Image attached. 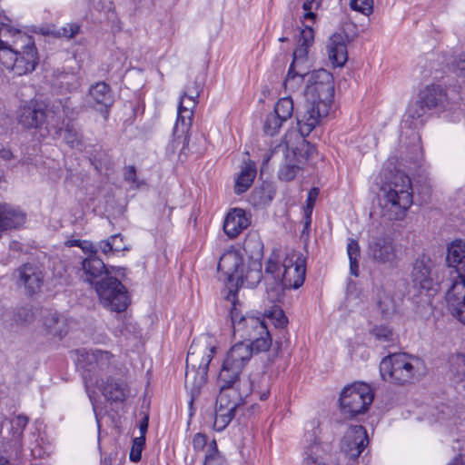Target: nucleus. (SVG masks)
Here are the masks:
<instances>
[{"label": "nucleus", "instance_id": "09e8293b", "mask_svg": "<svg viewBox=\"0 0 465 465\" xmlns=\"http://www.w3.org/2000/svg\"><path fill=\"white\" fill-rule=\"evenodd\" d=\"M285 122L284 120H282L281 117L276 115L273 113H270L265 119L264 125H263V131L266 134L273 136L275 135L282 123Z\"/></svg>", "mask_w": 465, "mask_h": 465}, {"label": "nucleus", "instance_id": "dca6fc26", "mask_svg": "<svg viewBox=\"0 0 465 465\" xmlns=\"http://www.w3.org/2000/svg\"><path fill=\"white\" fill-rule=\"evenodd\" d=\"M308 46L301 45L293 52V61L284 81L285 88L295 89L309 74L303 64L307 62Z\"/></svg>", "mask_w": 465, "mask_h": 465}, {"label": "nucleus", "instance_id": "7c9ffc66", "mask_svg": "<svg viewBox=\"0 0 465 465\" xmlns=\"http://www.w3.org/2000/svg\"><path fill=\"white\" fill-rule=\"evenodd\" d=\"M276 193L275 186L269 182H263L259 187H255L250 196L252 205L260 207L268 205Z\"/></svg>", "mask_w": 465, "mask_h": 465}, {"label": "nucleus", "instance_id": "de8ad7c7", "mask_svg": "<svg viewBox=\"0 0 465 465\" xmlns=\"http://www.w3.org/2000/svg\"><path fill=\"white\" fill-rule=\"evenodd\" d=\"M322 5V0H305L302 4L304 14L302 15L303 21H311L315 24L318 15L317 11Z\"/></svg>", "mask_w": 465, "mask_h": 465}, {"label": "nucleus", "instance_id": "2eb2a0df", "mask_svg": "<svg viewBox=\"0 0 465 465\" xmlns=\"http://www.w3.org/2000/svg\"><path fill=\"white\" fill-rule=\"evenodd\" d=\"M18 282L25 287L29 295L38 293L43 285L45 274L40 266L35 263H25L16 269Z\"/></svg>", "mask_w": 465, "mask_h": 465}, {"label": "nucleus", "instance_id": "680f3d73", "mask_svg": "<svg viewBox=\"0 0 465 465\" xmlns=\"http://www.w3.org/2000/svg\"><path fill=\"white\" fill-rule=\"evenodd\" d=\"M318 449L317 445L311 446L308 449L307 454L308 457L304 460L303 465H327L326 462L318 456H313L316 454V451L314 450Z\"/></svg>", "mask_w": 465, "mask_h": 465}, {"label": "nucleus", "instance_id": "a18cd8bd", "mask_svg": "<svg viewBox=\"0 0 465 465\" xmlns=\"http://www.w3.org/2000/svg\"><path fill=\"white\" fill-rule=\"evenodd\" d=\"M225 459L217 449L215 440H213L207 450L203 465H224Z\"/></svg>", "mask_w": 465, "mask_h": 465}, {"label": "nucleus", "instance_id": "7ed1b4c3", "mask_svg": "<svg viewBox=\"0 0 465 465\" xmlns=\"http://www.w3.org/2000/svg\"><path fill=\"white\" fill-rule=\"evenodd\" d=\"M413 203L411 178L401 171L391 173L382 183L379 193V204L382 218L401 221Z\"/></svg>", "mask_w": 465, "mask_h": 465}, {"label": "nucleus", "instance_id": "6e6d98bb", "mask_svg": "<svg viewBox=\"0 0 465 465\" xmlns=\"http://www.w3.org/2000/svg\"><path fill=\"white\" fill-rule=\"evenodd\" d=\"M145 444V437L139 436L133 440L132 448L130 450L129 458L133 462H138L142 458V451Z\"/></svg>", "mask_w": 465, "mask_h": 465}, {"label": "nucleus", "instance_id": "412c9836", "mask_svg": "<svg viewBox=\"0 0 465 465\" xmlns=\"http://www.w3.org/2000/svg\"><path fill=\"white\" fill-rule=\"evenodd\" d=\"M242 259L235 251L223 253L218 262V271L223 272L230 282L239 283L242 277Z\"/></svg>", "mask_w": 465, "mask_h": 465}, {"label": "nucleus", "instance_id": "f257e3e1", "mask_svg": "<svg viewBox=\"0 0 465 465\" xmlns=\"http://www.w3.org/2000/svg\"><path fill=\"white\" fill-rule=\"evenodd\" d=\"M252 350L244 341L235 343L227 351L219 371L217 382L220 392L226 391L232 396L248 397L250 393L258 395L261 401H265L270 394L268 381L262 380L263 386L261 390L252 387L249 380H241V374L245 365L251 360Z\"/></svg>", "mask_w": 465, "mask_h": 465}, {"label": "nucleus", "instance_id": "a211bd4d", "mask_svg": "<svg viewBox=\"0 0 465 465\" xmlns=\"http://www.w3.org/2000/svg\"><path fill=\"white\" fill-rule=\"evenodd\" d=\"M305 273V261L302 257H297L295 262L292 259H286L282 263V272L280 279L288 289H298L304 282Z\"/></svg>", "mask_w": 465, "mask_h": 465}, {"label": "nucleus", "instance_id": "774afa93", "mask_svg": "<svg viewBox=\"0 0 465 465\" xmlns=\"http://www.w3.org/2000/svg\"><path fill=\"white\" fill-rule=\"evenodd\" d=\"M111 238V243H112V246H113V251L114 252H119L121 251H126V250H129V248H127L124 242H123V236L118 233V234H114V235H112L110 236Z\"/></svg>", "mask_w": 465, "mask_h": 465}, {"label": "nucleus", "instance_id": "393cba45", "mask_svg": "<svg viewBox=\"0 0 465 465\" xmlns=\"http://www.w3.org/2000/svg\"><path fill=\"white\" fill-rule=\"evenodd\" d=\"M432 262L425 255L419 257L411 272L412 281L420 289L430 290L432 286L431 274Z\"/></svg>", "mask_w": 465, "mask_h": 465}, {"label": "nucleus", "instance_id": "ddd939ff", "mask_svg": "<svg viewBox=\"0 0 465 465\" xmlns=\"http://www.w3.org/2000/svg\"><path fill=\"white\" fill-rule=\"evenodd\" d=\"M326 104H319L305 98L302 109L297 111L296 119L301 137L308 136L330 112Z\"/></svg>", "mask_w": 465, "mask_h": 465}, {"label": "nucleus", "instance_id": "864d4df0", "mask_svg": "<svg viewBox=\"0 0 465 465\" xmlns=\"http://www.w3.org/2000/svg\"><path fill=\"white\" fill-rule=\"evenodd\" d=\"M90 3L95 10L105 13L108 19L115 17L114 5L112 0H90Z\"/></svg>", "mask_w": 465, "mask_h": 465}, {"label": "nucleus", "instance_id": "473e14b6", "mask_svg": "<svg viewBox=\"0 0 465 465\" xmlns=\"http://www.w3.org/2000/svg\"><path fill=\"white\" fill-rule=\"evenodd\" d=\"M302 161L293 154L286 155L284 163L280 166L278 178L282 182L292 181L298 173L302 169Z\"/></svg>", "mask_w": 465, "mask_h": 465}, {"label": "nucleus", "instance_id": "a878e982", "mask_svg": "<svg viewBox=\"0 0 465 465\" xmlns=\"http://www.w3.org/2000/svg\"><path fill=\"white\" fill-rule=\"evenodd\" d=\"M250 224V220L243 209L233 208L226 215L223 231L230 238H235Z\"/></svg>", "mask_w": 465, "mask_h": 465}, {"label": "nucleus", "instance_id": "13d9d810", "mask_svg": "<svg viewBox=\"0 0 465 465\" xmlns=\"http://www.w3.org/2000/svg\"><path fill=\"white\" fill-rule=\"evenodd\" d=\"M282 272L279 262L273 258H270L265 266V280L280 279Z\"/></svg>", "mask_w": 465, "mask_h": 465}, {"label": "nucleus", "instance_id": "0e129e2a", "mask_svg": "<svg viewBox=\"0 0 465 465\" xmlns=\"http://www.w3.org/2000/svg\"><path fill=\"white\" fill-rule=\"evenodd\" d=\"M378 307L383 317H389L395 312L392 301L387 297L384 300H380L378 302Z\"/></svg>", "mask_w": 465, "mask_h": 465}, {"label": "nucleus", "instance_id": "603ef678", "mask_svg": "<svg viewBox=\"0 0 465 465\" xmlns=\"http://www.w3.org/2000/svg\"><path fill=\"white\" fill-rule=\"evenodd\" d=\"M265 316L271 320L277 328H283L288 323V319L283 311L278 306H273L272 309L268 310Z\"/></svg>", "mask_w": 465, "mask_h": 465}, {"label": "nucleus", "instance_id": "338daca9", "mask_svg": "<svg viewBox=\"0 0 465 465\" xmlns=\"http://www.w3.org/2000/svg\"><path fill=\"white\" fill-rule=\"evenodd\" d=\"M319 193H320V191L316 187H313L309 191L308 197L306 200L307 205H306L305 213H312L314 203L316 202V199L319 196Z\"/></svg>", "mask_w": 465, "mask_h": 465}, {"label": "nucleus", "instance_id": "a19ab883", "mask_svg": "<svg viewBox=\"0 0 465 465\" xmlns=\"http://www.w3.org/2000/svg\"><path fill=\"white\" fill-rule=\"evenodd\" d=\"M450 373L455 381H461L465 378V355L457 353L450 360Z\"/></svg>", "mask_w": 465, "mask_h": 465}, {"label": "nucleus", "instance_id": "052dcab7", "mask_svg": "<svg viewBox=\"0 0 465 465\" xmlns=\"http://www.w3.org/2000/svg\"><path fill=\"white\" fill-rule=\"evenodd\" d=\"M79 30L80 26L77 24H67L66 25L54 31L52 34L57 37L71 39L79 33Z\"/></svg>", "mask_w": 465, "mask_h": 465}, {"label": "nucleus", "instance_id": "49530a36", "mask_svg": "<svg viewBox=\"0 0 465 465\" xmlns=\"http://www.w3.org/2000/svg\"><path fill=\"white\" fill-rule=\"evenodd\" d=\"M82 138L80 131L73 124L68 123L64 130V142L71 148H74L82 143Z\"/></svg>", "mask_w": 465, "mask_h": 465}, {"label": "nucleus", "instance_id": "4c0bfd02", "mask_svg": "<svg viewBox=\"0 0 465 465\" xmlns=\"http://www.w3.org/2000/svg\"><path fill=\"white\" fill-rule=\"evenodd\" d=\"M35 318V312L32 305L26 304L17 307L13 312L12 320L15 324L29 325Z\"/></svg>", "mask_w": 465, "mask_h": 465}, {"label": "nucleus", "instance_id": "4468645a", "mask_svg": "<svg viewBox=\"0 0 465 465\" xmlns=\"http://www.w3.org/2000/svg\"><path fill=\"white\" fill-rule=\"evenodd\" d=\"M369 443L368 434L361 425L351 426L345 432L341 442V451L351 460L358 458Z\"/></svg>", "mask_w": 465, "mask_h": 465}, {"label": "nucleus", "instance_id": "bb28decb", "mask_svg": "<svg viewBox=\"0 0 465 465\" xmlns=\"http://www.w3.org/2000/svg\"><path fill=\"white\" fill-rule=\"evenodd\" d=\"M430 111L423 105V103H420L419 98L417 101L411 103L407 107L403 115L402 124L407 128L418 129L424 124L426 115Z\"/></svg>", "mask_w": 465, "mask_h": 465}, {"label": "nucleus", "instance_id": "72a5a7b5", "mask_svg": "<svg viewBox=\"0 0 465 465\" xmlns=\"http://www.w3.org/2000/svg\"><path fill=\"white\" fill-rule=\"evenodd\" d=\"M262 263L257 261H251L247 269L242 268V277L239 279L238 285L247 286V287H254L256 286L262 280Z\"/></svg>", "mask_w": 465, "mask_h": 465}, {"label": "nucleus", "instance_id": "8fccbe9b", "mask_svg": "<svg viewBox=\"0 0 465 465\" xmlns=\"http://www.w3.org/2000/svg\"><path fill=\"white\" fill-rule=\"evenodd\" d=\"M305 137H302V142L293 151L292 154L294 157H297L301 160H307L313 156V153L316 152L314 145L304 139Z\"/></svg>", "mask_w": 465, "mask_h": 465}, {"label": "nucleus", "instance_id": "423d86ee", "mask_svg": "<svg viewBox=\"0 0 465 465\" xmlns=\"http://www.w3.org/2000/svg\"><path fill=\"white\" fill-rule=\"evenodd\" d=\"M374 399L371 387L363 382H355L341 392L340 411L345 419H354L365 414Z\"/></svg>", "mask_w": 465, "mask_h": 465}, {"label": "nucleus", "instance_id": "f704fd0d", "mask_svg": "<svg viewBox=\"0 0 465 465\" xmlns=\"http://www.w3.org/2000/svg\"><path fill=\"white\" fill-rule=\"evenodd\" d=\"M103 395L112 401H124L126 397L125 386L112 378L106 380L102 387Z\"/></svg>", "mask_w": 465, "mask_h": 465}, {"label": "nucleus", "instance_id": "1a4fd4ad", "mask_svg": "<svg viewBox=\"0 0 465 465\" xmlns=\"http://www.w3.org/2000/svg\"><path fill=\"white\" fill-rule=\"evenodd\" d=\"M0 63L15 75L21 76L32 73L38 64L34 40H32V44L21 45L15 50L0 52Z\"/></svg>", "mask_w": 465, "mask_h": 465}, {"label": "nucleus", "instance_id": "6ab92c4d", "mask_svg": "<svg viewBox=\"0 0 465 465\" xmlns=\"http://www.w3.org/2000/svg\"><path fill=\"white\" fill-rule=\"evenodd\" d=\"M420 103L430 111L437 113L447 109L449 101L446 91L440 85L431 84L420 92Z\"/></svg>", "mask_w": 465, "mask_h": 465}, {"label": "nucleus", "instance_id": "cd10ccee", "mask_svg": "<svg viewBox=\"0 0 465 465\" xmlns=\"http://www.w3.org/2000/svg\"><path fill=\"white\" fill-rule=\"evenodd\" d=\"M447 251L446 261L449 266L455 268L458 273L453 280L459 276H465V242L454 241L448 246Z\"/></svg>", "mask_w": 465, "mask_h": 465}, {"label": "nucleus", "instance_id": "ea45409f", "mask_svg": "<svg viewBox=\"0 0 465 465\" xmlns=\"http://www.w3.org/2000/svg\"><path fill=\"white\" fill-rule=\"evenodd\" d=\"M347 253L350 261L351 274L357 277L359 275L358 258L360 257L361 249L356 240L349 239L347 244Z\"/></svg>", "mask_w": 465, "mask_h": 465}, {"label": "nucleus", "instance_id": "69168bd1", "mask_svg": "<svg viewBox=\"0 0 465 465\" xmlns=\"http://www.w3.org/2000/svg\"><path fill=\"white\" fill-rule=\"evenodd\" d=\"M314 38L313 29L311 25H306L304 28L301 31L300 36V44L303 45L309 46Z\"/></svg>", "mask_w": 465, "mask_h": 465}, {"label": "nucleus", "instance_id": "f3484780", "mask_svg": "<svg viewBox=\"0 0 465 465\" xmlns=\"http://www.w3.org/2000/svg\"><path fill=\"white\" fill-rule=\"evenodd\" d=\"M447 302L452 315L465 324V276L452 281L447 292Z\"/></svg>", "mask_w": 465, "mask_h": 465}, {"label": "nucleus", "instance_id": "bf43d9fd", "mask_svg": "<svg viewBox=\"0 0 465 465\" xmlns=\"http://www.w3.org/2000/svg\"><path fill=\"white\" fill-rule=\"evenodd\" d=\"M350 5L352 10L369 15L373 11V0H351Z\"/></svg>", "mask_w": 465, "mask_h": 465}, {"label": "nucleus", "instance_id": "9b49d317", "mask_svg": "<svg viewBox=\"0 0 465 465\" xmlns=\"http://www.w3.org/2000/svg\"><path fill=\"white\" fill-rule=\"evenodd\" d=\"M333 96L334 82L332 74L325 69L313 71L308 79L305 98L319 104H326L331 108Z\"/></svg>", "mask_w": 465, "mask_h": 465}, {"label": "nucleus", "instance_id": "9d476101", "mask_svg": "<svg viewBox=\"0 0 465 465\" xmlns=\"http://www.w3.org/2000/svg\"><path fill=\"white\" fill-rule=\"evenodd\" d=\"M101 303L112 312H122L129 304V297L123 283L115 277L105 276L94 286Z\"/></svg>", "mask_w": 465, "mask_h": 465}, {"label": "nucleus", "instance_id": "4be33fe9", "mask_svg": "<svg viewBox=\"0 0 465 465\" xmlns=\"http://www.w3.org/2000/svg\"><path fill=\"white\" fill-rule=\"evenodd\" d=\"M91 104L99 110L105 119L108 117V112L114 104V96L110 86L104 82H98L92 85L89 90Z\"/></svg>", "mask_w": 465, "mask_h": 465}, {"label": "nucleus", "instance_id": "c03bdc74", "mask_svg": "<svg viewBox=\"0 0 465 465\" xmlns=\"http://www.w3.org/2000/svg\"><path fill=\"white\" fill-rule=\"evenodd\" d=\"M80 84L74 74H62L55 83V88L60 90V93H71L79 87Z\"/></svg>", "mask_w": 465, "mask_h": 465}, {"label": "nucleus", "instance_id": "6e6552de", "mask_svg": "<svg viewBox=\"0 0 465 465\" xmlns=\"http://www.w3.org/2000/svg\"><path fill=\"white\" fill-rule=\"evenodd\" d=\"M236 325L234 334L249 341L244 342L252 350V354L266 351L272 346V337L264 322L259 317L248 316Z\"/></svg>", "mask_w": 465, "mask_h": 465}, {"label": "nucleus", "instance_id": "b1692460", "mask_svg": "<svg viewBox=\"0 0 465 465\" xmlns=\"http://www.w3.org/2000/svg\"><path fill=\"white\" fill-rule=\"evenodd\" d=\"M43 326L47 335L62 340L69 330L67 318L55 311H46L43 317Z\"/></svg>", "mask_w": 465, "mask_h": 465}, {"label": "nucleus", "instance_id": "c85d7f7f", "mask_svg": "<svg viewBox=\"0 0 465 465\" xmlns=\"http://www.w3.org/2000/svg\"><path fill=\"white\" fill-rule=\"evenodd\" d=\"M326 49L329 59L333 64L342 66L346 63L348 59L347 46L341 35H331L327 43Z\"/></svg>", "mask_w": 465, "mask_h": 465}, {"label": "nucleus", "instance_id": "4d7b16f0", "mask_svg": "<svg viewBox=\"0 0 465 465\" xmlns=\"http://www.w3.org/2000/svg\"><path fill=\"white\" fill-rule=\"evenodd\" d=\"M371 334L380 341L391 342L394 340L393 331L385 325L375 326Z\"/></svg>", "mask_w": 465, "mask_h": 465}, {"label": "nucleus", "instance_id": "c756f323", "mask_svg": "<svg viewBox=\"0 0 465 465\" xmlns=\"http://www.w3.org/2000/svg\"><path fill=\"white\" fill-rule=\"evenodd\" d=\"M242 249L252 262H261L263 255V242L260 234L255 231L249 232L243 241Z\"/></svg>", "mask_w": 465, "mask_h": 465}, {"label": "nucleus", "instance_id": "aec40b11", "mask_svg": "<svg viewBox=\"0 0 465 465\" xmlns=\"http://www.w3.org/2000/svg\"><path fill=\"white\" fill-rule=\"evenodd\" d=\"M32 40V36L13 28L10 25L0 23V52L15 50L21 45H30Z\"/></svg>", "mask_w": 465, "mask_h": 465}, {"label": "nucleus", "instance_id": "f03ea898", "mask_svg": "<svg viewBox=\"0 0 465 465\" xmlns=\"http://www.w3.org/2000/svg\"><path fill=\"white\" fill-rule=\"evenodd\" d=\"M74 109L70 97L55 99L45 106L36 101L21 106L18 110V124L25 129H37L46 124L48 131L60 134L65 118L72 117Z\"/></svg>", "mask_w": 465, "mask_h": 465}, {"label": "nucleus", "instance_id": "20e7f679", "mask_svg": "<svg viewBox=\"0 0 465 465\" xmlns=\"http://www.w3.org/2000/svg\"><path fill=\"white\" fill-rule=\"evenodd\" d=\"M216 348L214 346L205 347L203 351L192 344L186 358V371L184 384L191 391L193 404L194 395H197L200 389L207 381L209 364L213 357Z\"/></svg>", "mask_w": 465, "mask_h": 465}, {"label": "nucleus", "instance_id": "0eeeda50", "mask_svg": "<svg viewBox=\"0 0 465 465\" xmlns=\"http://www.w3.org/2000/svg\"><path fill=\"white\" fill-rule=\"evenodd\" d=\"M367 255L375 263L394 266L399 256L392 233L383 226H377L372 230L368 242Z\"/></svg>", "mask_w": 465, "mask_h": 465}, {"label": "nucleus", "instance_id": "37998d69", "mask_svg": "<svg viewBox=\"0 0 465 465\" xmlns=\"http://www.w3.org/2000/svg\"><path fill=\"white\" fill-rule=\"evenodd\" d=\"M294 106L293 101L291 97H283L281 98L274 106V111L272 112L276 115L282 118V120L287 121L292 117L293 114Z\"/></svg>", "mask_w": 465, "mask_h": 465}, {"label": "nucleus", "instance_id": "39448f33", "mask_svg": "<svg viewBox=\"0 0 465 465\" xmlns=\"http://www.w3.org/2000/svg\"><path fill=\"white\" fill-rule=\"evenodd\" d=\"M420 364L418 358L407 353H393L382 359L380 372L384 381L404 384L415 377Z\"/></svg>", "mask_w": 465, "mask_h": 465}, {"label": "nucleus", "instance_id": "e433bc0d", "mask_svg": "<svg viewBox=\"0 0 465 465\" xmlns=\"http://www.w3.org/2000/svg\"><path fill=\"white\" fill-rule=\"evenodd\" d=\"M112 357L113 355L110 352L101 350H91L85 353L86 361L91 365L94 364L100 370H104L110 365Z\"/></svg>", "mask_w": 465, "mask_h": 465}, {"label": "nucleus", "instance_id": "c9c22d12", "mask_svg": "<svg viewBox=\"0 0 465 465\" xmlns=\"http://www.w3.org/2000/svg\"><path fill=\"white\" fill-rule=\"evenodd\" d=\"M256 176V168L254 164H246L242 167L240 174L235 181L234 192L236 194H242L245 193Z\"/></svg>", "mask_w": 465, "mask_h": 465}, {"label": "nucleus", "instance_id": "58836bf2", "mask_svg": "<svg viewBox=\"0 0 465 465\" xmlns=\"http://www.w3.org/2000/svg\"><path fill=\"white\" fill-rule=\"evenodd\" d=\"M266 281V291L268 298L272 302H281L284 295V291L287 286L281 281V279H272Z\"/></svg>", "mask_w": 465, "mask_h": 465}, {"label": "nucleus", "instance_id": "3c124183", "mask_svg": "<svg viewBox=\"0 0 465 465\" xmlns=\"http://www.w3.org/2000/svg\"><path fill=\"white\" fill-rule=\"evenodd\" d=\"M235 292H230L227 299L232 302V308L230 311V316L233 331H236V325L242 321L241 319H246L248 316H244L239 308L240 304L235 301Z\"/></svg>", "mask_w": 465, "mask_h": 465}, {"label": "nucleus", "instance_id": "5701e85b", "mask_svg": "<svg viewBox=\"0 0 465 465\" xmlns=\"http://www.w3.org/2000/svg\"><path fill=\"white\" fill-rule=\"evenodd\" d=\"M81 279L95 286L100 281L108 276L104 261L99 256L86 257L82 262Z\"/></svg>", "mask_w": 465, "mask_h": 465}, {"label": "nucleus", "instance_id": "e2e57ef3", "mask_svg": "<svg viewBox=\"0 0 465 465\" xmlns=\"http://www.w3.org/2000/svg\"><path fill=\"white\" fill-rule=\"evenodd\" d=\"M451 66L458 75L465 77V52L460 53L454 58Z\"/></svg>", "mask_w": 465, "mask_h": 465}, {"label": "nucleus", "instance_id": "79ce46f5", "mask_svg": "<svg viewBox=\"0 0 465 465\" xmlns=\"http://www.w3.org/2000/svg\"><path fill=\"white\" fill-rule=\"evenodd\" d=\"M193 114V112L183 108V103H179L174 133L178 132L180 127L182 133L187 132L192 124Z\"/></svg>", "mask_w": 465, "mask_h": 465}, {"label": "nucleus", "instance_id": "5fc2aeb1", "mask_svg": "<svg viewBox=\"0 0 465 465\" xmlns=\"http://www.w3.org/2000/svg\"><path fill=\"white\" fill-rule=\"evenodd\" d=\"M203 90V79L197 76L195 80L187 84L183 90V97L199 98Z\"/></svg>", "mask_w": 465, "mask_h": 465}, {"label": "nucleus", "instance_id": "f8f14e48", "mask_svg": "<svg viewBox=\"0 0 465 465\" xmlns=\"http://www.w3.org/2000/svg\"><path fill=\"white\" fill-rule=\"evenodd\" d=\"M244 396H232L226 391L219 392L216 399L215 419L213 428L217 431L223 430L236 416L244 404Z\"/></svg>", "mask_w": 465, "mask_h": 465}, {"label": "nucleus", "instance_id": "2f4dec72", "mask_svg": "<svg viewBox=\"0 0 465 465\" xmlns=\"http://www.w3.org/2000/svg\"><path fill=\"white\" fill-rule=\"evenodd\" d=\"M28 420H29L26 416L18 415L8 421L9 429L12 433V436L9 439V444L10 447L14 448L17 453L22 450L23 445L21 442V437Z\"/></svg>", "mask_w": 465, "mask_h": 465}]
</instances>
